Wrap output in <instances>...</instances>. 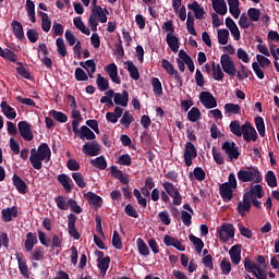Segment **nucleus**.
Segmentation results:
<instances>
[{
	"instance_id": "nucleus-24",
	"label": "nucleus",
	"mask_w": 279,
	"mask_h": 279,
	"mask_svg": "<svg viewBox=\"0 0 279 279\" xmlns=\"http://www.w3.org/2000/svg\"><path fill=\"white\" fill-rule=\"evenodd\" d=\"M13 185L15 186L16 191L21 193V195H25L27 193V183L21 179L16 173L13 174L12 178Z\"/></svg>"
},
{
	"instance_id": "nucleus-52",
	"label": "nucleus",
	"mask_w": 279,
	"mask_h": 279,
	"mask_svg": "<svg viewBox=\"0 0 279 279\" xmlns=\"http://www.w3.org/2000/svg\"><path fill=\"white\" fill-rule=\"evenodd\" d=\"M260 266H257L254 260L250 259V257L244 258V269L248 272H256L257 269H259Z\"/></svg>"
},
{
	"instance_id": "nucleus-20",
	"label": "nucleus",
	"mask_w": 279,
	"mask_h": 279,
	"mask_svg": "<svg viewBox=\"0 0 279 279\" xmlns=\"http://www.w3.org/2000/svg\"><path fill=\"white\" fill-rule=\"evenodd\" d=\"M35 245H38V235L34 232H28L26 234V240L24 243V248L26 252H33Z\"/></svg>"
},
{
	"instance_id": "nucleus-42",
	"label": "nucleus",
	"mask_w": 279,
	"mask_h": 279,
	"mask_svg": "<svg viewBox=\"0 0 279 279\" xmlns=\"http://www.w3.org/2000/svg\"><path fill=\"white\" fill-rule=\"evenodd\" d=\"M254 121H255V128L259 136H262V138H265V120L263 119V117L257 116L255 117Z\"/></svg>"
},
{
	"instance_id": "nucleus-53",
	"label": "nucleus",
	"mask_w": 279,
	"mask_h": 279,
	"mask_svg": "<svg viewBox=\"0 0 279 279\" xmlns=\"http://www.w3.org/2000/svg\"><path fill=\"white\" fill-rule=\"evenodd\" d=\"M72 179L74 180L76 186L78 189H86V181L84 180V175L80 172H73L72 173Z\"/></svg>"
},
{
	"instance_id": "nucleus-1",
	"label": "nucleus",
	"mask_w": 279,
	"mask_h": 279,
	"mask_svg": "<svg viewBox=\"0 0 279 279\" xmlns=\"http://www.w3.org/2000/svg\"><path fill=\"white\" fill-rule=\"evenodd\" d=\"M43 160L49 162L51 160V148H49V144L43 143L36 148L31 149L29 162L33 169L40 171L43 169Z\"/></svg>"
},
{
	"instance_id": "nucleus-56",
	"label": "nucleus",
	"mask_w": 279,
	"mask_h": 279,
	"mask_svg": "<svg viewBox=\"0 0 279 279\" xmlns=\"http://www.w3.org/2000/svg\"><path fill=\"white\" fill-rule=\"evenodd\" d=\"M112 245L116 250H123V241L121 240L119 231H113Z\"/></svg>"
},
{
	"instance_id": "nucleus-43",
	"label": "nucleus",
	"mask_w": 279,
	"mask_h": 279,
	"mask_svg": "<svg viewBox=\"0 0 279 279\" xmlns=\"http://www.w3.org/2000/svg\"><path fill=\"white\" fill-rule=\"evenodd\" d=\"M225 114H241V106L232 102L226 104Z\"/></svg>"
},
{
	"instance_id": "nucleus-64",
	"label": "nucleus",
	"mask_w": 279,
	"mask_h": 279,
	"mask_svg": "<svg viewBox=\"0 0 279 279\" xmlns=\"http://www.w3.org/2000/svg\"><path fill=\"white\" fill-rule=\"evenodd\" d=\"M153 84V90L155 95H161L162 94V83H160L159 78L154 77L151 81Z\"/></svg>"
},
{
	"instance_id": "nucleus-14",
	"label": "nucleus",
	"mask_w": 279,
	"mask_h": 279,
	"mask_svg": "<svg viewBox=\"0 0 279 279\" xmlns=\"http://www.w3.org/2000/svg\"><path fill=\"white\" fill-rule=\"evenodd\" d=\"M234 187L230 186L228 183H221L219 185V193L223 202H232L234 197Z\"/></svg>"
},
{
	"instance_id": "nucleus-3",
	"label": "nucleus",
	"mask_w": 279,
	"mask_h": 279,
	"mask_svg": "<svg viewBox=\"0 0 279 279\" xmlns=\"http://www.w3.org/2000/svg\"><path fill=\"white\" fill-rule=\"evenodd\" d=\"M238 180L240 182H254V184H260L263 177L257 167H247L245 170L241 169L238 172Z\"/></svg>"
},
{
	"instance_id": "nucleus-6",
	"label": "nucleus",
	"mask_w": 279,
	"mask_h": 279,
	"mask_svg": "<svg viewBox=\"0 0 279 279\" xmlns=\"http://www.w3.org/2000/svg\"><path fill=\"white\" fill-rule=\"evenodd\" d=\"M217 233L222 243H228L229 239H234V225L222 223V226L217 229Z\"/></svg>"
},
{
	"instance_id": "nucleus-22",
	"label": "nucleus",
	"mask_w": 279,
	"mask_h": 279,
	"mask_svg": "<svg viewBox=\"0 0 279 279\" xmlns=\"http://www.w3.org/2000/svg\"><path fill=\"white\" fill-rule=\"evenodd\" d=\"M265 193L263 192V185L256 184L250 189V191L244 193V196L252 199V197H255L257 199H263Z\"/></svg>"
},
{
	"instance_id": "nucleus-23",
	"label": "nucleus",
	"mask_w": 279,
	"mask_h": 279,
	"mask_svg": "<svg viewBox=\"0 0 279 279\" xmlns=\"http://www.w3.org/2000/svg\"><path fill=\"white\" fill-rule=\"evenodd\" d=\"M105 71L108 73L110 80L114 84H121V77H119V70L117 68V64L110 63L106 66Z\"/></svg>"
},
{
	"instance_id": "nucleus-15",
	"label": "nucleus",
	"mask_w": 279,
	"mask_h": 279,
	"mask_svg": "<svg viewBox=\"0 0 279 279\" xmlns=\"http://www.w3.org/2000/svg\"><path fill=\"white\" fill-rule=\"evenodd\" d=\"M1 219L4 223H10L12 221V218L19 217V207H8L1 210Z\"/></svg>"
},
{
	"instance_id": "nucleus-48",
	"label": "nucleus",
	"mask_w": 279,
	"mask_h": 279,
	"mask_svg": "<svg viewBox=\"0 0 279 279\" xmlns=\"http://www.w3.org/2000/svg\"><path fill=\"white\" fill-rule=\"evenodd\" d=\"M220 271L222 276H230V271H232V264L230 263V259L223 258L220 262Z\"/></svg>"
},
{
	"instance_id": "nucleus-29",
	"label": "nucleus",
	"mask_w": 279,
	"mask_h": 279,
	"mask_svg": "<svg viewBox=\"0 0 279 279\" xmlns=\"http://www.w3.org/2000/svg\"><path fill=\"white\" fill-rule=\"evenodd\" d=\"M187 9L192 10V12H194V16L198 21H202V19H204V14H206V11H204V8H201V5L197 1H194L190 4H187Z\"/></svg>"
},
{
	"instance_id": "nucleus-12",
	"label": "nucleus",
	"mask_w": 279,
	"mask_h": 279,
	"mask_svg": "<svg viewBox=\"0 0 279 279\" xmlns=\"http://www.w3.org/2000/svg\"><path fill=\"white\" fill-rule=\"evenodd\" d=\"M75 221H77V216H75L74 214H70L68 216V232L70 236H72V239H74L75 241H80L82 235L75 228Z\"/></svg>"
},
{
	"instance_id": "nucleus-61",
	"label": "nucleus",
	"mask_w": 279,
	"mask_h": 279,
	"mask_svg": "<svg viewBox=\"0 0 279 279\" xmlns=\"http://www.w3.org/2000/svg\"><path fill=\"white\" fill-rule=\"evenodd\" d=\"M256 60H257V64H259L262 69H267L268 66H271V60H269V58L263 54H257Z\"/></svg>"
},
{
	"instance_id": "nucleus-35",
	"label": "nucleus",
	"mask_w": 279,
	"mask_h": 279,
	"mask_svg": "<svg viewBox=\"0 0 279 279\" xmlns=\"http://www.w3.org/2000/svg\"><path fill=\"white\" fill-rule=\"evenodd\" d=\"M80 138L95 141L97 138V135H95V132H93V130H90L88 126L83 125L81 126Z\"/></svg>"
},
{
	"instance_id": "nucleus-38",
	"label": "nucleus",
	"mask_w": 279,
	"mask_h": 279,
	"mask_svg": "<svg viewBox=\"0 0 279 279\" xmlns=\"http://www.w3.org/2000/svg\"><path fill=\"white\" fill-rule=\"evenodd\" d=\"M73 24L78 29L82 32V34H85V36H90V29L84 25V22L82 21V16L74 17Z\"/></svg>"
},
{
	"instance_id": "nucleus-9",
	"label": "nucleus",
	"mask_w": 279,
	"mask_h": 279,
	"mask_svg": "<svg viewBox=\"0 0 279 279\" xmlns=\"http://www.w3.org/2000/svg\"><path fill=\"white\" fill-rule=\"evenodd\" d=\"M242 136L246 143H252V141H258V133L256 132V129H254L250 121H246L243 124Z\"/></svg>"
},
{
	"instance_id": "nucleus-8",
	"label": "nucleus",
	"mask_w": 279,
	"mask_h": 279,
	"mask_svg": "<svg viewBox=\"0 0 279 279\" xmlns=\"http://www.w3.org/2000/svg\"><path fill=\"white\" fill-rule=\"evenodd\" d=\"M183 158L186 167H191L193 160L197 158V148L192 142H186Z\"/></svg>"
},
{
	"instance_id": "nucleus-33",
	"label": "nucleus",
	"mask_w": 279,
	"mask_h": 279,
	"mask_svg": "<svg viewBox=\"0 0 279 279\" xmlns=\"http://www.w3.org/2000/svg\"><path fill=\"white\" fill-rule=\"evenodd\" d=\"M11 27L13 29L14 36L17 37L19 40H23V38H25V32H23V24H21L19 21H13L11 23Z\"/></svg>"
},
{
	"instance_id": "nucleus-40",
	"label": "nucleus",
	"mask_w": 279,
	"mask_h": 279,
	"mask_svg": "<svg viewBox=\"0 0 279 279\" xmlns=\"http://www.w3.org/2000/svg\"><path fill=\"white\" fill-rule=\"evenodd\" d=\"M96 84L98 89L101 90V93L110 88V82L108 81V78L101 76V74L97 75Z\"/></svg>"
},
{
	"instance_id": "nucleus-28",
	"label": "nucleus",
	"mask_w": 279,
	"mask_h": 279,
	"mask_svg": "<svg viewBox=\"0 0 279 279\" xmlns=\"http://www.w3.org/2000/svg\"><path fill=\"white\" fill-rule=\"evenodd\" d=\"M0 108L7 119H10L11 121L16 119V111L14 110V108H12V106L8 105V101L3 100L0 104Z\"/></svg>"
},
{
	"instance_id": "nucleus-21",
	"label": "nucleus",
	"mask_w": 279,
	"mask_h": 279,
	"mask_svg": "<svg viewBox=\"0 0 279 279\" xmlns=\"http://www.w3.org/2000/svg\"><path fill=\"white\" fill-rule=\"evenodd\" d=\"M84 197L88 201V204L95 208H101V204H104V198L93 192H87L84 194Z\"/></svg>"
},
{
	"instance_id": "nucleus-5",
	"label": "nucleus",
	"mask_w": 279,
	"mask_h": 279,
	"mask_svg": "<svg viewBox=\"0 0 279 279\" xmlns=\"http://www.w3.org/2000/svg\"><path fill=\"white\" fill-rule=\"evenodd\" d=\"M162 189L170 197H172V204L174 206L182 205V194H180V190H178L173 183L166 181L162 183Z\"/></svg>"
},
{
	"instance_id": "nucleus-58",
	"label": "nucleus",
	"mask_w": 279,
	"mask_h": 279,
	"mask_svg": "<svg viewBox=\"0 0 279 279\" xmlns=\"http://www.w3.org/2000/svg\"><path fill=\"white\" fill-rule=\"evenodd\" d=\"M54 202H56L57 207L59 208V210H69V203H66V197L57 196L54 198Z\"/></svg>"
},
{
	"instance_id": "nucleus-34",
	"label": "nucleus",
	"mask_w": 279,
	"mask_h": 279,
	"mask_svg": "<svg viewBox=\"0 0 279 279\" xmlns=\"http://www.w3.org/2000/svg\"><path fill=\"white\" fill-rule=\"evenodd\" d=\"M230 132L234 134V136L241 137L243 136V124L239 120H234L230 122Z\"/></svg>"
},
{
	"instance_id": "nucleus-47",
	"label": "nucleus",
	"mask_w": 279,
	"mask_h": 279,
	"mask_svg": "<svg viewBox=\"0 0 279 279\" xmlns=\"http://www.w3.org/2000/svg\"><path fill=\"white\" fill-rule=\"evenodd\" d=\"M56 45H57V53H59V56H61V58H66V54L69 52L66 51V45L64 44V39L57 38Z\"/></svg>"
},
{
	"instance_id": "nucleus-10",
	"label": "nucleus",
	"mask_w": 279,
	"mask_h": 279,
	"mask_svg": "<svg viewBox=\"0 0 279 279\" xmlns=\"http://www.w3.org/2000/svg\"><path fill=\"white\" fill-rule=\"evenodd\" d=\"M19 132L27 143L34 141V133H32V125L27 121H20L17 124Z\"/></svg>"
},
{
	"instance_id": "nucleus-25",
	"label": "nucleus",
	"mask_w": 279,
	"mask_h": 279,
	"mask_svg": "<svg viewBox=\"0 0 279 279\" xmlns=\"http://www.w3.org/2000/svg\"><path fill=\"white\" fill-rule=\"evenodd\" d=\"M110 173L116 180H119L121 184H130V179L128 178V175H124L123 171L119 170L117 166L110 167Z\"/></svg>"
},
{
	"instance_id": "nucleus-30",
	"label": "nucleus",
	"mask_w": 279,
	"mask_h": 279,
	"mask_svg": "<svg viewBox=\"0 0 279 279\" xmlns=\"http://www.w3.org/2000/svg\"><path fill=\"white\" fill-rule=\"evenodd\" d=\"M166 43L173 53H178V49H180V39L175 35L168 34Z\"/></svg>"
},
{
	"instance_id": "nucleus-17",
	"label": "nucleus",
	"mask_w": 279,
	"mask_h": 279,
	"mask_svg": "<svg viewBox=\"0 0 279 279\" xmlns=\"http://www.w3.org/2000/svg\"><path fill=\"white\" fill-rule=\"evenodd\" d=\"M15 257L17 260L20 272L24 278L29 279V267H27V262L25 260V258H23V253L17 252L15 254Z\"/></svg>"
},
{
	"instance_id": "nucleus-57",
	"label": "nucleus",
	"mask_w": 279,
	"mask_h": 279,
	"mask_svg": "<svg viewBox=\"0 0 279 279\" xmlns=\"http://www.w3.org/2000/svg\"><path fill=\"white\" fill-rule=\"evenodd\" d=\"M193 175L197 182H204L206 180V171L202 167L194 168Z\"/></svg>"
},
{
	"instance_id": "nucleus-63",
	"label": "nucleus",
	"mask_w": 279,
	"mask_h": 279,
	"mask_svg": "<svg viewBox=\"0 0 279 279\" xmlns=\"http://www.w3.org/2000/svg\"><path fill=\"white\" fill-rule=\"evenodd\" d=\"M1 58H5V60H10V62H16V53L10 49H4L0 54Z\"/></svg>"
},
{
	"instance_id": "nucleus-19",
	"label": "nucleus",
	"mask_w": 279,
	"mask_h": 279,
	"mask_svg": "<svg viewBox=\"0 0 279 279\" xmlns=\"http://www.w3.org/2000/svg\"><path fill=\"white\" fill-rule=\"evenodd\" d=\"M128 101H130V94L128 93V90H123L122 94H113V102L116 104V106H122V108H126Z\"/></svg>"
},
{
	"instance_id": "nucleus-37",
	"label": "nucleus",
	"mask_w": 279,
	"mask_h": 279,
	"mask_svg": "<svg viewBox=\"0 0 279 279\" xmlns=\"http://www.w3.org/2000/svg\"><path fill=\"white\" fill-rule=\"evenodd\" d=\"M39 16L41 17V29L46 34L50 32L51 29V20L49 19V14L40 11Z\"/></svg>"
},
{
	"instance_id": "nucleus-18",
	"label": "nucleus",
	"mask_w": 279,
	"mask_h": 279,
	"mask_svg": "<svg viewBox=\"0 0 279 279\" xmlns=\"http://www.w3.org/2000/svg\"><path fill=\"white\" fill-rule=\"evenodd\" d=\"M58 182L63 186L65 193L73 191V180L70 179L69 174L62 173L57 177Z\"/></svg>"
},
{
	"instance_id": "nucleus-60",
	"label": "nucleus",
	"mask_w": 279,
	"mask_h": 279,
	"mask_svg": "<svg viewBox=\"0 0 279 279\" xmlns=\"http://www.w3.org/2000/svg\"><path fill=\"white\" fill-rule=\"evenodd\" d=\"M133 195H134V197H136L137 204L142 208H147V198L143 197V195L141 194V191H138V189H134Z\"/></svg>"
},
{
	"instance_id": "nucleus-31",
	"label": "nucleus",
	"mask_w": 279,
	"mask_h": 279,
	"mask_svg": "<svg viewBox=\"0 0 279 279\" xmlns=\"http://www.w3.org/2000/svg\"><path fill=\"white\" fill-rule=\"evenodd\" d=\"M211 71H213V77L216 82H223V77H226V74H223V71L221 70L220 64H215V61H213Z\"/></svg>"
},
{
	"instance_id": "nucleus-50",
	"label": "nucleus",
	"mask_w": 279,
	"mask_h": 279,
	"mask_svg": "<svg viewBox=\"0 0 279 279\" xmlns=\"http://www.w3.org/2000/svg\"><path fill=\"white\" fill-rule=\"evenodd\" d=\"M189 239L191 241V243H193V245L195 246V251L197 252V254H199L202 252V250H204V241H202V239L190 234Z\"/></svg>"
},
{
	"instance_id": "nucleus-2",
	"label": "nucleus",
	"mask_w": 279,
	"mask_h": 279,
	"mask_svg": "<svg viewBox=\"0 0 279 279\" xmlns=\"http://www.w3.org/2000/svg\"><path fill=\"white\" fill-rule=\"evenodd\" d=\"M220 64H221L222 71L227 73V75H230V77H234V75H236L240 82H243V80H245V76L241 74V71H236V65L234 64V60H232V57H230V54L228 53L221 54Z\"/></svg>"
},
{
	"instance_id": "nucleus-16",
	"label": "nucleus",
	"mask_w": 279,
	"mask_h": 279,
	"mask_svg": "<svg viewBox=\"0 0 279 279\" xmlns=\"http://www.w3.org/2000/svg\"><path fill=\"white\" fill-rule=\"evenodd\" d=\"M250 199L251 198L246 197L245 194H243V199L238 203L236 210L241 217H246V213H250V210H252Z\"/></svg>"
},
{
	"instance_id": "nucleus-49",
	"label": "nucleus",
	"mask_w": 279,
	"mask_h": 279,
	"mask_svg": "<svg viewBox=\"0 0 279 279\" xmlns=\"http://www.w3.org/2000/svg\"><path fill=\"white\" fill-rule=\"evenodd\" d=\"M265 180L270 189H276V186H278V179H276V173H274V171L269 170L265 175Z\"/></svg>"
},
{
	"instance_id": "nucleus-62",
	"label": "nucleus",
	"mask_w": 279,
	"mask_h": 279,
	"mask_svg": "<svg viewBox=\"0 0 279 279\" xmlns=\"http://www.w3.org/2000/svg\"><path fill=\"white\" fill-rule=\"evenodd\" d=\"M247 15L254 23L260 21V10L256 8H250L247 11Z\"/></svg>"
},
{
	"instance_id": "nucleus-44",
	"label": "nucleus",
	"mask_w": 279,
	"mask_h": 279,
	"mask_svg": "<svg viewBox=\"0 0 279 279\" xmlns=\"http://www.w3.org/2000/svg\"><path fill=\"white\" fill-rule=\"evenodd\" d=\"M136 245L141 256H149V247L147 246L143 238H138L136 240Z\"/></svg>"
},
{
	"instance_id": "nucleus-59",
	"label": "nucleus",
	"mask_w": 279,
	"mask_h": 279,
	"mask_svg": "<svg viewBox=\"0 0 279 279\" xmlns=\"http://www.w3.org/2000/svg\"><path fill=\"white\" fill-rule=\"evenodd\" d=\"M117 163L121 165L122 167H131L132 166V156H130L129 154L121 155L118 158Z\"/></svg>"
},
{
	"instance_id": "nucleus-55",
	"label": "nucleus",
	"mask_w": 279,
	"mask_h": 279,
	"mask_svg": "<svg viewBox=\"0 0 279 279\" xmlns=\"http://www.w3.org/2000/svg\"><path fill=\"white\" fill-rule=\"evenodd\" d=\"M85 70L87 71L88 76L93 78V74L97 71V63H95V60L89 59L85 61Z\"/></svg>"
},
{
	"instance_id": "nucleus-36",
	"label": "nucleus",
	"mask_w": 279,
	"mask_h": 279,
	"mask_svg": "<svg viewBox=\"0 0 279 279\" xmlns=\"http://www.w3.org/2000/svg\"><path fill=\"white\" fill-rule=\"evenodd\" d=\"M124 64H126L128 71L130 73V77L132 80H135V81L141 80V73L138 72V68H136V65H134V62L125 61Z\"/></svg>"
},
{
	"instance_id": "nucleus-4",
	"label": "nucleus",
	"mask_w": 279,
	"mask_h": 279,
	"mask_svg": "<svg viewBox=\"0 0 279 279\" xmlns=\"http://www.w3.org/2000/svg\"><path fill=\"white\" fill-rule=\"evenodd\" d=\"M97 19L99 22H97ZM99 23H108V15L104 13V9L99 5L92 8V14L88 19V25L92 32H97V26Z\"/></svg>"
},
{
	"instance_id": "nucleus-26",
	"label": "nucleus",
	"mask_w": 279,
	"mask_h": 279,
	"mask_svg": "<svg viewBox=\"0 0 279 279\" xmlns=\"http://www.w3.org/2000/svg\"><path fill=\"white\" fill-rule=\"evenodd\" d=\"M213 8L217 14H220V16H225V14H228V4L226 3V0H211Z\"/></svg>"
},
{
	"instance_id": "nucleus-45",
	"label": "nucleus",
	"mask_w": 279,
	"mask_h": 279,
	"mask_svg": "<svg viewBox=\"0 0 279 279\" xmlns=\"http://www.w3.org/2000/svg\"><path fill=\"white\" fill-rule=\"evenodd\" d=\"M219 45H228V38H230V32L227 28H220L217 31Z\"/></svg>"
},
{
	"instance_id": "nucleus-41",
	"label": "nucleus",
	"mask_w": 279,
	"mask_h": 279,
	"mask_svg": "<svg viewBox=\"0 0 279 279\" xmlns=\"http://www.w3.org/2000/svg\"><path fill=\"white\" fill-rule=\"evenodd\" d=\"M49 114L51 118L54 119V121H58L59 123H66L69 121V117L62 112V111H57V110H50Z\"/></svg>"
},
{
	"instance_id": "nucleus-46",
	"label": "nucleus",
	"mask_w": 279,
	"mask_h": 279,
	"mask_svg": "<svg viewBox=\"0 0 279 279\" xmlns=\"http://www.w3.org/2000/svg\"><path fill=\"white\" fill-rule=\"evenodd\" d=\"M187 119L191 121V123H196V121H199V119H202V112L199 111V108L193 107L187 112Z\"/></svg>"
},
{
	"instance_id": "nucleus-32",
	"label": "nucleus",
	"mask_w": 279,
	"mask_h": 279,
	"mask_svg": "<svg viewBox=\"0 0 279 279\" xmlns=\"http://www.w3.org/2000/svg\"><path fill=\"white\" fill-rule=\"evenodd\" d=\"M92 167H95L96 169H99V171H105V169H108V162L106 161V157L99 156L95 159L90 160Z\"/></svg>"
},
{
	"instance_id": "nucleus-51",
	"label": "nucleus",
	"mask_w": 279,
	"mask_h": 279,
	"mask_svg": "<svg viewBox=\"0 0 279 279\" xmlns=\"http://www.w3.org/2000/svg\"><path fill=\"white\" fill-rule=\"evenodd\" d=\"M120 123L124 128H130V125H132V123H134V116H132V113H130V111H124V113L120 120Z\"/></svg>"
},
{
	"instance_id": "nucleus-54",
	"label": "nucleus",
	"mask_w": 279,
	"mask_h": 279,
	"mask_svg": "<svg viewBox=\"0 0 279 279\" xmlns=\"http://www.w3.org/2000/svg\"><path fill=\"white\" fill-rule=\"evenodd\" d=\"M45 258V247L36 246L32 252V260H43Z\"/></svg>"
},
{
	"instance_id": "nucleus-11",
	"label": "nucleus",
	"mask_w": 279,
	"mask_h": 279,
	"mask_svg": "<svg viewBox=\"0 0 279 279\" xmlns=\"http://www.w3.org/2000/svg\"><path fill=\"white\" fill-rule=\"evenodd\" d=\"M201 104L205 106L208 110H213V108H217V98L213 96L210 92H202L201 96Z\"/></svg>"
},
{
	"instance_id": "nucleus-13",
	"label": "nucleus",
	"mask_w": 279,
	"mask_h": 279,
	"mask_svg": "<svg viewBox=\"0 0 279 279\" xmlns=\"http://www.w3.org/2000/svg\"><path fill=\"white\" fill-rule=\"evenodd\" d=\"M83 153L87 156H99L101 154V145L95 141L87 142L83 146Z\"/></svg>"
},
{
	"instance_id": "nucleus-27",
	"label": "nucleus",
	"mask_w": 279,
	"mask_h": 279,
	"mask_svg": "<svg viewBox=\"0 0 279 279\" xmlns=\"http://www.w3.org/2000/svg\"><path fill=\"white\" fill-rule=\"evenodd\" d=\"M229 256L233 265H239L241 263V244L233 245L229 251Z\"/></svg>"
},
{
	"instance_id": "nucleus-39",
	"label": "nucleus",
	"mask_w": 279,
	"mask_h": 279,
	"mask_svg": "<svg viewBox=\"0 0 279 279\" xmlns=\"http://www.w3.org/2000/svg\"><path fill=\"white\" fill-rule=\"evenodd\" d=\"M97 267L100 271V274H102V276H106L109 267H110V256H106L105 258L101 259H97Z\"/></svg>"
},
{
	"instance_id": "nucleus-7",
	"label": "nucleus",
	"mask_w": 279,
	"mask_h": 279,
	"mask_svg": "<svg viewBox=\"0 0 279 279\" xmlns=\"http://www.w3.org/2000/svg\"><path fill=\"white\" fill-rule=\"evenodd\" d=\"M221 149L231 160H239V156H241V153H239V146H236V143L234 142L226 141L222 144Z\"/></svg>"
}]
</instances>
